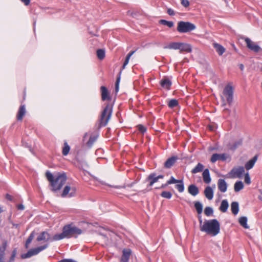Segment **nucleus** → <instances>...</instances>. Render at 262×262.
<instances>
[{"label": "nucleus", "instance_id": "f257e3e1", "mask_svg": "<svg viewBox=\"0 0 262 262\" xmlns=\"http://www.w3.org/2000/svg\"><path fill=\"white\" fill-rule=\"evenodd\" d=\"M46 174L47 179L52 186V190L53 191L59 190L67 180L65 173L53 175L49 171H47Z\"/></svg>", "mask_w": 262, "mask_h": 262}, {"label": "nucleus", "instance_id": "f03ea898", "mask_svg": "<svg viewBox=\"0 0 262 262\" xmlns=\"http://www.w3.org/2000/svg\"><path fill=\"white\" fill-rule=\"evenodd\" d=\"M200 230L212 236L217 235L220 231V224L216 219L205 220Z\"/></svg>", "mask_w": 262, "mask_h": 262}, {"label": "nucleus", "instance_id": "7ed1b4c3", "mask_svg": "<svg viewBox=\"0 0 262 262\" xmlns=\"http://www.w3.org/2000/svg\"><path fill=\"white\" fill-rule=\"evenodd\" d=\"M81 233V229L72 225H68L63 227L62 233L54 235L53 240L59 241L65 238H69L76 235H79Z\"/></svg>", "mask_w": 262, "mask_h": 262}, {"label": "nucleus", "instance_id": "20e7f679", "mask_svg": "<svg viewBox=\"0 0 262 262\" xmlns=\"http://www.w3.org/2000/svg\"><path fill=\"white\" fill-rule=\"evenodd\" d=\"M234 88L230 84H227L223 90L221 95L222 106L225 107L227 103L231 105L233 101Z\"/></svg>", "mask_w": 262, "mask_h": 262}, {"label": "nucleus", "instance_id": "39448f33", "mask_svg": "<svg viewBox=\"0 0 262 262\" xmlns=\"http://www.w3.org/2000/svg\"><path fill=\"white\" fill-rule=\"evenodd\" d=\"M113 110V106L112 104L110 103H107L104 110H103L102 114L101 115L100 118V125L101 126H105L109 120L111 118L112 113Z\"/></svg>", "mask_w": 262, "mask_h": 262}, {"label": "nucleus", "instance_id": "423d86ee", "mask_svg": "<svg viewBox=\"0 0 262 262\" xmlns=\"http://www.w3.org/2000/svg\"><path fill=\"white\" fill-rule=\"evenodd\" d=\"M195 29V26L188 21H181L178 23L177 31L180 33H186Z\"/></svg>", "mask_w": 262, "mask_h": 262}, {"label": "nucleus", "instance_id": "0eeeda50", "mask_svg": "<svg viewBox=\"0 0 262 262\" xmlns=\"http://www.w3.org/2000/svg\"><path fill=\"white\" fill-rule=\"evenodd\" d=\"M48 245L39 246L37 248L31 249L29 250L27 253L23 254L21 255V257L23 259L31 257L33 255H35L39 253L40 251L46 249L48 247Z\"/></svg>", "mask_w": 262, "mask_h": 262}, {"label": "nucleus", "instance_id": "6e6552de", "mask_svg": "<svg viewBox=\"0 0 262 262\" xmlns=\"http://www.w3.org/2000/svg\"><path fill=\"white\" fill-rule=\"evenodd\" d=\"M54 236H51L50 234L47 231L42 232L37 237L36 240L38 242L43 241L47 242L48 241L53 242L56 241L53 240Z\"/></svg>", "mask_w": 262, "mask_h": 262}, {"label": "nucleus", "instance_id": "1a4fd4ad", "mask_svg": "<svg viewBox=\"0 0 262 262\" xmlns=\"http://www.w3.org/2000/svg\"><path fill=\"white\" fill-rule=\"evenodd\" d=\"M245 41L247 44V47L250 50L255 52H258L259 51L261 50L260 47L259 46L257 45L255 42L252 41L249 38H246L245 39Z\"/></svg>", "mask_w": 262, "mask_h": 262}, {"label": "nucleus", "instance_id": "9d476101", "mask_svg": "<svg viewBox=\"0 0 262 262\" xmlns=\"http://www.w3.org/2000/svg\"><path fill=\"white\" fill-rule=\"evenodd\" d=\"M245 171L244 168L243 167H238L237 168H234L230 171V174L233 178H238L242 177Z\"/></svg>", "mask_w": 262, "mask_h": 262}, {"label": "nucleus", "instance_id": "9b49d317", "mask_svg": "<svg viewBox=\"0 0 262 262\" xmlns=\"http://www.w3.org/2000/svg\"><path fill=\"white\" fill-rule=\"evenodd\" d=\"M76 192V189L75 187H70L69 186H66L62 192L61 194L62 197H65L69 194V197H71L74 195Z\"/></svg>", "mask_w": 262, "mask_h": 262}, {"label": "nucleus", "instance_id": "f8f14e48", "mask_svg": "<svg viewBox=\"0 0 262 262\" xmlns=\"http://www.w3.org/2000/svg\"><path fill=\"white\" fill-rule=\"evenodd\" d=\"M228 157V155L226 154H214L212 155L210 160L212 163H214L217 160L225 161Z\"/></svg>", "mask_w": 262, "mask_h": 262}, {"label": "nucleus", "instance_id": "ddd939ff", "mask_svg": "<svg viewBox=\"0 0 262 262\" xmlns=\"http://www.w3.org/2000/svg\"><path fill=\"white\" fill-rule=\"evenodd\" d=\"M178 159V158L177 156H172L168 158L164 163V167L166 168H171L175 164Z\"/></svg>", "mask_w": 262, "mask_h": 262}, {"label": "nucleus", "instance_id": "4468645a", "mask_svg": "<svg viewBox=\"0 0 262 262\" xmlns=\"http://www.w3.org/2000/svg\"><path fill=\"white\" fill-rule=\"evenodd\" d=\"M218 189L222 192H225L227 189V184L224 179H219L217 182Z\"/></svg>", "mask_w": 262, "mask_h": 262}, {"label": "nucleus", "instance_id": "2eb2a0df", "mask_svg": "<svg viewBox=\"0 0 262 262\" xmlns=\"http://www.w3.org/2000/svg\"><path fill=\"white\" fill-rule=\"evenodd\" d=\"M122 253L120 262H127L131 254V250L128 249H124Z\"/></svg>", "mask_w": 262, "mask_h": 262}, {"label": "nucleus", "instance_id": "dca6fc26", "mask_svg": "<svg viewBox=\"0 0 262 262\" xmlns=\"http://www.w3.org/2000/svg\"><path fill=\"white\" fill-rule=\"evenodd\" d=\"M204 195L207 199L211 200L213 198V190L210 186H207L204 190Z\"/></svg>", "mask_w": 262, "mask_h": 262}, {"label": "nucleus", "instance_id": "f3484780", "mask_svg": "<svg viewBox=\"0 0 262 262\" xmlns=\"http://www.w3.org/2000/svg\"><path fill=\"white\" fill-rule=\"evenodd\" d=\"M212 46L213 48L215 49L216 52L220 56L222 55L223 53L225 52V48L220 44L214 42L213 43Z\"/></svg>", "mask_w": 262, "mask_h": 262}, {"label": "nucleus", "instance_id": "a211bd4d", "mask_svg": "<svg viewBox=\"0 0 262 262\" xmlns=\"http://www.w3.org/2000/svg\"><path fill=\"white\" fill-rule=\"evenodd\" d=\"M179 50L180 53L182 52L189 53L191 52L192 50L190 45L185 43L180 42Z\"/></svg>", "mask_w": 262, "mask_h": 262}, {"label": "nucleus", "instance_id": "6ab92c4d", "mask_svg": "<svg viewBox=\"0 0 262 262\" xmlns=\"http://www.w3.org/2000/svg\"><path fill=\"white\" fill-rule=\"evenodd\" d=\"M257 155H255L252 159L247 162L245 165V168L247 170L251 169L254 165L255 162L257 160Z\"/></svg>", "mask_w": 262, "mask_h": 262}, {"label": "nucleus", "instance_id": "aec40b11", "mask_svg": "<svg viewBox=\"0 0 262 262\" xmlns=\"http://www.w3.org/2000/svg\"><path fill=\"white\" fill-rule=\"evenodd\" d=\"M202 176L203 181L205 183L209 184L210 183L211 179L210 176L209 171L208 169H206L204 170Z\"/></svg>", "mask_w": 262, "mask_h": 262}, {"label": "nucleus", "instance_id": "412c9836", "mask_svg": "<svg viewBox=\"0 0 262 262\" xmlns=\"http://www.w3.org/2000/svg\"><path fill=\"white\" fill-rule=\"evenodd\" d=\"M188 191V192L193 196L196 195L199 192L198 188L193 184L189 186Z\"/></svg>", "mask_w": 262, "mask_h": 262}, {"label": "nucleus", "instance_id": "4be33fe9", "mask_svg": "<svg viewBox=\"0 0 262 262\" xmlns=\"http://www.w3.org/2000/svg\"><path fill=\"white\" fill-rule=\"evenodd\" d=\"M160 83L162 87L167 90H169L171 85V81L167 78H164L161 80Z\"/></svg>", "mask_w": 262, "mask_h": 262}, {"label": "nucleus", "instance_id": "5701e85b", "mask_svg": "<svg viewBox=\"0 0 262 262\" xmlns=\"http://www.w3.org/2000/svg\"><path fill=\"white\" fill-rule=\"evenodd\" d=\"M147 180L149 181V186H151L154 183L158 182V179L156 174L154 173L150 174Z\"/></svg>", "mask_w": 262, "mask_h": 262}, {"label": "nucleus", "instance_id": "b1692460", "mask_svg": "<svg viewBox=\"0 0 262 262\" xmlns=\"http://www.w3.org/2000/svg\"><path fill=\"white\" fill-rule=\"evenodd\" d=\"M101 96L102 99L103 100H105L106 99H110V98L108 96V92L107 89L104 86H101Z\"/></svg>", "mask_w": 262, "mask_h": 262}, {"label": "nucleus", "instance_id": "393cba45", "mask_svg": "<svg viewBox=\"0 0 262 262\" xmlns=\"http://www.w3.org/2000/svg\"><path fill=\"white\" fill-rule=\"evenodd\" d=\"M180 46V42H172L169 43L167 46H165L164 48L173 50H179Z\"/></svg>", "mask_w": 262, "mask_h": 262}, {"label": "nucleus", "instance_id": "a878e982", "mask_svg": "<svg viewBox=\"0 0 262 262\" xmlns=\"http://www.w3.org/2000/svg\"><path fill=\"white\" fill-rule=\"evenodd\" d=\"M25 113H26L25 106L24 105H21L20 107L19 111L18 112V114H17V120H21L24 116L25 115Z\"/></svg>", "mask_w": 262, "mask_h": 262}, {"label": "nucleus", "instance_id": "bb28decb", "mask_svg": "<svg viewBox=\"0 0 262 262\" xmlns=\"http://www.w3.org/2000/svg\"><path fill=\"white\" fill-rule=\"evenodd\" d=\"M229 207L228 202L227 200H224L222 201L221 206L220 207V210L223 212L227 211Z\"/></svg>", "mask_w": 262, "mask_h": 262}, {"label": "nucleus", "instance_id": "cd10ccee", "mask_svg": "<svg viewBox=\"0 0 262 262\" xmlns=\"http://www.w3.org/2000/svg\"><path fill=\"white\" fill-rule=\"evenodd\" d=\"M231 209L233 214L236 215L239 211L238 204L236 202H233L231 205Z\"/></svg>", "mask_w": 262, "mask_h": 262}, {"label": "nucleus", "instance_id": "c85d7f7f", "mask_svg": "<svg viewBox=\"0 0 262 262\" xmlns=\"http://www.w3.org/2000/svg\"><path fill=\"white\" fill-rule=\"evenodd\" d=\"M6 249V243H4L2 247H0V262L4 261Z\"/></svg>", "mask_w": 262, "mask_h": 262}, {"label": "nucleus", "instance_id": "c756f323", "mask_svg": "<svg viewBox=\"0 0 262 262\" xmlns=\"http://www.w3.org/2000/svg\"><path fill=\"white\" fill-rule=\"evenodd\" d=\"M204 168V166L202 164L199 163L197 165L191 170L192 173H196L201 172Z\"/></svg>", "mask_w": 262, "mask_h": 262}, {"label": "nucleus", "instance_id": "7c9ffc66", "mask_svg": "<svg viewBox=\"0 0 262 262\" xmlns=\"http://www.w3.org/2000/svg\"><path fill=\"white\" fill-rule=\"evenodd\" d=\"M244 188V184L242 181L236 182L234 186V189L235 192H238Z\"/></svg>", "mask_w": 262, "mask_h": 262}, {"label": "nucleus", "instance_id": "2f4dec72", "mask_svg": "<svg viewBox=\"0 0 262 262\" xmlns=\"http://www.w3.org/2000/svg\"><path fill=\"white\" fill-rule=\"evenodd\" d=\"M239 223L240 225L246 229H248L249 226L247 225V218L245 216L241 217L239 219Z\"/></svg>", "mask_w": 262, "mask_h": 262}, {"label": "nucleus", "instance_id": "473e14b6", "mask_svg": "<svg viewBox=\"0 0 262 262\" xmlns=\"http://www.w3.org/2000/svg\"><path fill=\"white\" fill-rule=\"evenodd\" d=\"M195 208L199 214H201L203 211V205L199 201L194 202Z\"/></svg>", "mask_w": 262, "mask_h": 262}, {"label": "nucleus", "instance_id": "72a5a7b5", "mask_svg": "<svg viewBox=\"0 0 262 262\" xmlns=\"http://www.w3.org/2000/svg\"><path fill=\"white\" fill-rule=\"evenodd\" d=\"M160 24L168 26L169 28H171L173 26V23L170 21H167L164 19H161L159 21Z\"/></svg>", "mask_w": 262, "mask_h": 262}, {"label": "nucleus", "instance_id": "f704fd0d", "mask_svg": "<svg viewBox=\"0 0 262 262\" xmlns=\"http://www.w3.org/2000/svg\"><path fill=\"white\" fill-rule=\"evenodd\" d=\"M97 56L98 58L102 60L105 57V51L102 49H99L97 51Z\"/></svg>", "mask_w": 262, "mask_h": 262}, {"label": "nucleus", "instance_id": "c9c22d12", "mask_svg": "<svg viewBox=\"0 0 262 262\" xmlns=\"http://www.w3.org/2000/svg\"><path fill=\"white\" fill-rule=\"evenodd\" d=\"M97 138V137L95 136L90 137L89 140L86 143L87 145L91 147L93 145V143L96 141Z\"/></svg>", "mask_w": 262, "mask_h": 262}, {"label": "nucleus", "instance_id": "e433bc0d", "mask_svg": "<svg viewBox=\"0 0 262 262\" xmlns=\"http://www.w3.org/2000/svg\"><path fill=\"white\" fill-rule=\"evenodd\" d=\"M70 149V147L68 145L67 143H66V142L64 143V147L63 148V149H62V154L64 156L67 155L68 154V153L69 152Z\"/></svg>", "mask_w": 262, "mask_h": 262}, {"label": "nucleus", "instance_id": "4c0bfd02", "mask_svg": "<svg viewBox=\"0 0 262 262\" xmlns=\"http://www.w3.org/2000/svg\"><path fill=\"white\" fill-rule=\"evenodd\" d=\"M34 232L33 231L30 234V236H29L28 238L27 239L26 243V245H25L26 248H28L29 245L31 243V242L33 240V239L34 237Z\"/></svg>", "mask_w": 262, "mask_h": 262}, {"label": "nucleus", "instance_id": "58836bf2", "mask_svg": "<svg viewBox=\"0 0 262 262\" xmlns=\"http://www.w3.org/2000/svg\"><path fill=\"white\" fill-rule=\"evenodd\" d=\"M178 183H179L176 185V188L178 189V190L180 192H182L184 190V186L183 182V181L182 180V182H178Z\"/></svg>", "mask_w": 262, "mask_h": 262}, {"label": "nucleus", "instance_id": "ea45409f", "mask_svg": "<svg viewBox=\"0 0 262 262\" xmlns=\"http://www.w3.org/2000/svg\"><path fill=\"white\" fill-rule=\"evenodd\" d=\"M178 182H182V180H177L173 177H171L170 179L165 184V185H168L171 184L178 183Z\"/></svg>", "mask_w": 262, "mask_h": 262}, {"label": "nucleus", "instance_id": "a19ab883", "mask_svg": "<svg viewBox=\"0 0 262 262\" xmlns=\"http://www.w3.org/2000/svg\"><path fill=\"white\" fill-rule=\"evenodd\" d=\"M213 209L210 207H207L205 208L204 213L206 215L209 216L213 213Z\"/></svg>", "mask_w": 262, "mask_h": 262}, {"label": "nucleus", "instance_id": "79ce46f5", "mask_svg": "<svg viewBox=\"0 0 262 262\" xmlns=\"http://www.w3.org/2000/svg\"><path fill=\"white\" fill-rule=\"evenodd\" d=\"M178 105V101L176 99H171L168 102V106L170 108H173Z\"/></svg>", "mask_w": 262, "mask_h": 262}, {"label": "nucleus", "instance_id": "37998d69", "mask_svg": "<svg viewBox=\"0 0 262 262\" xmlns=\"http://www.w3.org/2000/svg\"><path fill=\"white\" fill-rule=\"evenodd\" d=\"M161 196L163 198L169 199L171 198L172 194L169 191H163L161 194Z\"/></svg>", "mask_w": 262, "mask_h": 262}, {"label": "nucleus", "instance_id": "c03bdc74", "mask_svg": "<svg viewBox=\"0 0 262 262\" xmlns=\"http://www.w3.org/2000/svg\"><path fill=\"white\" fill-rule=\"evenodd\" d=\"M16 255V250H14L12 252V255H11L8 262H14Z\"/></svg>", "mask_w": 262, "mask_h": 262}, {"label": "nucleus", "instance_id": "a18cd8bd", "mask_svg": "<svg viewBox=\"0 0 262 262\" xmlns=\"http://www.w3.org/2000/svg\"><path fill=\"white\" fill-rule=\"evenodd\" d=\"M245 182L246 184H249L251 183L250 178L249 177V175L248 173H247L245 174Z\"/></svg>", "mask_w": 262, "mask_h": 262}, {"label": "nucleus", "instance_id": "49530a36", "mask_svg": "<svg viewBox=\"0 0 262 262\" xmlns=\"http://www.w3.org/2000/svg\"><path fill=\"white\" fill-rule=\"evenodd\" d=\"M181 3L185 7H187L189 6V2L188 0H181Z\"/></svg>", "mask_w": 262, "mask_h": 262}, {"label": "nucleus", "instance_id": "de8ad7c7", "mask_svg": "<svg viewBox=\"0 0 262 262\" xmlns=\"http://www.w3.org/2000/svg\"><path fill=\"white\" fill-rule=\"evenodd\" d=\"M138 128L140 132H141L142 133H145L146 132V128L144 126H143L142 125H138Z\"/></svg>", "mask_w": 262, "mask_h": 262}, {"label": "nucleus", "instance_id": "09e8293b", "mask_svg": "<svg viewBox=\"0 0 262 262\" xmlns=\"http://www.w3.org/2000/svg\"><path fill=\"white\" fill-rule=\"evenodd\" d=\"M119 82H120V77H118L117 79V81L116 82V84H115V90H116V92H117L119 90Z\"/></svg>", "mask_w": 262, "mask_h": 262}, {"label": "nucleus", "instance_id": "8fccbe9b", "mask_svg": "<svg viewBox=\"0 0 262 262\" xmlns=\"http://www.w3.org/2000/svg\"><path fill=\"white\" fill-rule=\"evenodd\" d=\"M57 262H76V261L72 259H63L59 260Z\"/></svg>", "mask_w": 262, "mask_h": 262}, {"label": "nucleus", "instance_id": "3c124183", "mask_svg": "<svg viewBox=\"0 0 262 262\" xmlns=\"http://www.w3.org/2000/svg\"><path fill=\"white\" fill-rule=\"evenodd\" d=\"M129 59L128 57H126V59L124 61V62L123 63V65L122 66V69H125L126 66L128 63V62H129Z\"/></svg>", "mask_w": 262, "mask_h": 262}, {"label": "nucleus", "instance_id": "603ef678", "mask_svg": "<svg viewBox=\"0 0 262 262\" xmlns=\"http://www.w3.org/2000/svg\"><path fill=\"white\" fill-rule=\"evenodd\" d=\"M167 13L169 15H174L175 14L174 11L170 8L168 9Z\"/></svg>", "mask_w": 262, "mask_h": 262}, {"label": "nucleus", "instance_id": "864d4df0", "mask_svg": "<svg viewBox=\"0 0 262 262\" xmlns=\"http://www.w3.org/2000/svg\"><path fill=\"white\" fill-rule=\"evenodd\" d=\"M17 208L19 210H23L25 209V206L23 204H19L17 206Z\"/></svg>", "mask_w": 262, "mask_h": 262}, {"label": "nucleus", "instance_id": "5fc2aeb1", "mask_svg": "<svg viewBox=\"0 0 262 262\" xmlns=\"http://www.w3.org/2000/svg\"><path fill=\"white\" fill-rule=\"evenodd\" d=\"M198 217H199V224H200V229H201V226H202V225H203L204 222H203L201 216L199 215Z\"/></svg>", "mask_w": 262, "mask_h": 262}, {"label": "nucleus", "instance_id": "6e6d98bb", "mask_svg": "<svg viewBox=\"0 0 262 262\" xmlns=\"http://www.w3.org/2000/svg\"><path fill=\"white\" fill-rule=\"evenodd\" d=\"M25 5L27 6L30 4V0H20Z\"/></svg>", "mask_w": 262, "mask_h": 262}, {"label": "nucleus", "instance_id": "4d7b16f0", "mask_svg": "<svg viewBox=\"0 0 262 262\" xmlns=\"http://www.w3.org/2000/svg\"><path fill=\"white\" fill-rule=\"evenodd\" d=\"M6 199H7V200H10V201H12V200H13V197H12V196H11V195H10V194H7L6 195Z\"/></svg>", "mask_w": 262, "mask_h": 262}, {"label": "nucleus", "instance_id": "13d9d810", "mask_svg": "<svg viewBox=\"0 0 262 262\" xmlns=\"http://www.w3.org/2000/svg\"><path fill=\"white\" fill-rule=\"evenodd\" d=\"M135 52V51H131L127 55L126 57H128L129 58H130V57L134 54V53Z\"/></svg>", "mask_w": 262, "mask_h": 262}, {"label": "nucleus", "instance_id": "bf43d9fd", "mask_svg": "<svg viewBox=\"0 0 262 262\" xmlns=\"http://www.w3.org/2000/svg\"><path fill=\"white\" fill-rule=\"evenodd\" d=\"M135 52V51H131L127 55L126 57H128L129 58H130V57L134 54V53Z\"/></svg>", "mask_w": 262, "mask_h": 262}, {"label": "nucleus", "instance_id": "052dcab7", "mask_svg": "<svg viewBox=\"0 0 262 262\" xmlns=\"http://www.w3.org/2000/svg\"><path fill=\"white\" fill-rule=\"evenodd\" d=\"M157 178H158V179H163L164 176L163 175H159L158 176H157Z\"/></svg>", "mask_w": 262, "mask_h": 262}, {"label": "nucleus", "instance_id": "680f3d73", "mask_svg": "<svg viewBox=\"0 0 262 262\" xmlns=\"http://www.w3.org/2000/svg\"><path fill=\"white\" fill-rule=\"evenodd\" d=\"M223 111L224 112H227L228 113L230 112V110L228 108H224Z\"/></svg>", "mask_w": 262, "mask_h": 262}, {"label": "nucleus", "instance_id": "e2e57ef3", "mask_svg": "<svg viewBox=\"0 0 262 262\" xmlns=\"http://www.w3.org/2000/svg\"><path fill=\"white\" fill-rule=\"evenodd\" d=\"M244 65H243V64H241L240 65V69H241L242 70H243L244 69Z\"/></svg>", "mask_w": 262, "mask_h": 262}, {"label": "nucleus", "instance_id": "0e129e2a", "mask_svg": "<svg viewBox=\"0 0 262 262\" xmlns=\"http://www.w3.org/2000/svg\"><path fill=\"white\" fill-rule=\"evenodd\" d=\"M167 186V185H165V184H163V185H162L161 188H165Z\"/></svg>", "mask_w": 262, "mask_h": 262}, {"label": "nucleus", "instance_id": "69168bd1", "mask_svg": "<svg viewBox=\"0 0 262 262\" xmlns=\"http://www.w3.org/2000/svg\"><path fill=\"white\" fill-rule=\"evenodd\" d=\"M209 128H210V129L211 130H213V127H211V126H210V127H209Z\"/></svg>", "mask_w": 262, "mask_h": 262}, {"label": "nucleus", "instance_id": "338daca9", "mask_svg": "<svg viewBox=\"0 0 262 262\" xmlns=\"http://www.w3.org/2000/svg\"><path fill=\"white\" fill-rule=\"evenodd\" d=\"M86 135H87V134H85V136H84V138H85V137H86Z\"/></svg>", "mask_w": 262, "mask_h": 262}, {"label": "nucleus", "instance_id": "774afa93", "mask_svg": "<svg viewBox=\"0 0 262 262\" xmlns=\"http://www.w3.org/2000/svg\"><path fill=\"white\" fill-rule=\"evenodd\" d=\"M259 199H260V200H262V198H261V197H260V198H259Z\"/></svg>", "mask_w": 262, "mask_h": 262}]
</instances>
